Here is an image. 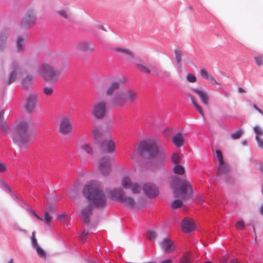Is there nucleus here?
Here are the masks:
<instances>
[{
  "mask_svg": "<svg viewBox=\"0 0 263 263\" xmlns=\"http://www.w3.org/2000/svg\"><path fill=\"white\" fill-rule=\"evenodd\" d=\"M4 113V109H2L0 112V123L5 122Z\"/></svg>",
  "mask_w": 263,
  "mask_h": 263,
  "instance_id": "nucleus-62",
  "label": "nucleus"
},
{
  "mask_svg": "<svg viewBox=\"0 0 263 263\" xmlns=\"http://www.w3.org/2000/svg\"><path fill=\"white\" fill-rule=\"evenodd\" d=\"M55 210V207L53 204L48 203L46 208V211L44 213V218H43L45 222L48 224H49L52 219V217L50 215V214H52Z\"/></svg>",
  "mask_w": 263,
  "mask_h": 263,
  "instance_id": "nucleus-18",
  "label": "nucleus"
},
{
  "mask_svg": "<svg viewBox=\"0 0 263 263\" xmlns=\"http://www.w3.org/2000/svg\"><path fill=\"white\" fill-rule=\"evenodd\" d=\"M23 41L24 39L20 36L18 37L16 41V46L17 48V50L20 51L23 49Z\"/></svg>",
  "mask_w": 263,
  "mask_h": 263,
  "instance_id": "nucleus-41",
  "label": "nucleus"
},
{
  "mask_svg": "<svg viewBox=\"0 0 263 263\" xmlns=\"http://www.w3.org/2000/svg\"><path fill=\"white\" fill-rule=\"evenodd\" d=\"M229 165H219L217 169V175L218 177H223L226 180H227V178L229 176Z\"/></svg>",
  "mask_w": 263,
  "mask_h": 263,
  "instance_id": "nucleus-22",
  "label": "nucleus"
},
{
  "mask_svg": "<svg viewBox=\"0 0 263 263\" xmlns=\"http://www.w3.org/2000/svg\"><path fill=\"white\" fill-rule=\"evenodd\" d=\"M136 67L139 70H140L141 71H142L144 73H148V74L151 73V70H150L149 68L145 66L144 65H143L141 64L136 63Z\"/></svg>",
  "mask_w": 263,
  "mask_h": 263,
  "instance_id": "nucleus-34",
  "label": "nucleus"
},
{
  "mask_svg": "<svg viewBox=\"0 0 263 263\" xmlns=\"http://www.w3.org/2000/svg\"><path fill=\"white\" fill-rule=\"evenodd\" d=\"M9 34V30L7 28H4L0 31V51H4L6 49Z\"/></svg>",
  "mask_w": 263,
  "mask_h": 263,
  "instance_id": "nucleus-12",
  "label": "nucleus"
},
{
  "mask_svg": "<svg viewBox=\"0 0 263 263\" xmlns=\"http://www.w3.org/2000/svg\"><path fill=\"white\" fill-rule=\"evenodd\" d=\"M10 130V127L5 122L0 123V133L1 134H7Z\"/></svg>",
  "mask_w": 263,
  "mask_h": 263,
  "instance_id": "nucleus-35",
  "label": "nucleus"
},
{
  "mask_svg": "<svg viewBox=\"0 0 263 263\" xmlns=\"http://www.w3.org/2000/svg\"><path fill=\"white\" fill-rule=\"evenodd\" d=\"M120 83L118 81L112 82L108 87L106 91V95L107 96H112L114 92L120 88Z\"/></svg>",
  "mask_w": 263,
  "mask_h": 263,
  "instance_id": "nucleus-24",
  "label": "nucleus"
},
{
  "mask_svg": "<svg viewBox=\"0 0 263 263\" xmlns=\"http://www.w3.org/2000/svg\"><path fill=\"white\" fill-rule=\"evenodd\" d=\"M81 148L89 155L93 154V150L88 144H84L80 146Z\"/></svg>",
  "mask_w": 263,
  "mask_h": 263,
  "instance_id": "nucleus-36",
  "label": "nucleus"
},
{
  "mask_svg": "<svg viewBox=\"0 0 263 263\" xmlns=\"http://www.w3.org/2000/svg\"><path fill=\"white\" fill-rule=\"evenodd\" d=\"M0 187L2 188L6 192L10 193L14 200L16 201L20 204H25V202L22 200L19 199L18 197L13 192H12L10 187L7 184H6L4 180L1 178H0Z\"/></svg>",
  "mask_w": 263,
  "mask_h": 263,
  "instance_id": "nucleus-15",
  "label": "nucleus"
},
{
  "mask_svg": "<svg viewBox=\"0 0 263 263\" xmlns=\"http://www.w3.org/2000/svg\"><path fill=\"white\" fill-rule=\"evenodd\" d=\"M34 78L32 76L27 75L22 79V87L24 89H28L31 87L34 83Z\"/></svg>",
  "mask_w": 263,
  "mask_h": 263,
  "instance_id": "nucleus-25",
  "label": "nucleus"
},
{
  "mask_svg": "<svg viewBox=\"0 0 263 263\" xmlns=\"http://www.w3.org/2000/svg\"><path fill=\"white\" fill-rule=\"evenodd\" d=\"M184 157L182 154L173 153L171 156V160L174 164H179Z\"/></svg>",
  "mask_w": 263,
  "mask_h": 263,
  "instance_id": "nucleus-28",
  "label": "nucleus"
},
{
  "mask_svg": "<svg viewBox=\"0 0 263 263\" xmlns=\"http://www.w3.org/2000/svg\"><path fill=\"white\" fill-rule=\"evenodd\" d=\"M255 109V110H256L257 111H258L260 114L261 116H263V111L261 109L258 108L256 105L254 104L252 106V108H250V113L251 114H253V110Z\"/></svg>",
  "mask_w": 263,
  "mask_h": 263,
  "instance_id": "nucleus-54",
  "label": "nucleus"
},
{
  "mask_svg": "<svg viewBox=\"0 0 263 263\" xmlns=\"http://www.w3.org/2000/svg\"><path fill=\"white\" fill-rule=\"evenodd\" d=\"M172 142L177 147H180L183 145L184 138L181 132L177 133L172 137Z\"/></svg>",
  "mask_w": 263,
  "mask_h": 263,
  "instance_id": "nucleus-23",
  "label": "nucleus"
},
{
  "mask_svg": "<svg viewBox=\"0 0 263 263\" xmlns=\"http://www.w3.org/2000/svg\"><path fill=\"white\" fill-rule=\"evenodd\" d=\"M124 94L122 92L116 94L112 99V104L115 107H121L125 104Z\"/></svg>",
  "mask_w": 263,
  "mask_h": 263,
  "instance_id": "nucleus-16",
  "label": "nucleus"
},
{
  "mask_svg": "<svg viewBox=\"0 0 263 263\" xmlns=\"http://www.w3.org/2000/svg\"><path fill=\"white\" fill-rule=\"evenodd\" d=\"M95 49L93 46H90L87 42H83L72 46L70 49L71 54L78 55L79 51L92 52Z\"/></svg>",
  "mask_w": 263,
  "mask_h": 263,
  "instance_id": "nucleus-9",
  "label": "nucleus"
},
{
  "mask_svg": "<svg viewBox=\"0 0 263 263\" xmlns=\"http://www.w3.org/2000/svg\"><path fill=\"white\" fill-rule=\"evenodd\" d=\"M130 189L134 194H138L141 191V186L138 183H133Z\"/></svg>",
  "mask_w": 263,
  "mask_h": 263,
  "instance_id": "nucleus-47",
  "label": "nucleus"
},
{
  "mask_svg": "<svg viewBox=\"0 0 263 263\" xmlns=\"http://www.w3.org/2000/svg\"><path fill=\"white\" fill-rule=\"evenodd\" d=\"M12 137L15 144L20 146H26L31 139L28 122L25 120L16 121L13 126Z\"/></svg>",
  "mask_w": 263,
  "mask_h": 263,
  "instance_id": "nucleus-3",
  "label": "nucleus"
},
{
  "mask_svg": "<svg viewBox=\"0 0 263 263\" xmlns=\"http://www.w3.org/2000/svg\"><path fill=\"white\" fill-rule=\"evenodd\" d=\"M181 227L185 233H190L195 229V224L192 219L185 218L181 222Z\"/></svg>",
  "mask_w": 263,
  "mask_h": 263,
  "instance_id": "nucleus-17",
  "label": "nucleus"
},
{
  "mask_svg": "<svg viewBox=\"0 0 263 263\" xmlns=\"http://www.w3.org/2000/svg\"><path fill=\"white\" fill-rule=\"evenodd\" d=\"M92 134L95 141L97 143H99L102 136V133L100 127L98 126H94L92 130Z\"/></svg>",
  "mask_w": 263,
  "mask_h": 263,
  "instance_id": "nucleus-26",
  "label": "nucleus"
},
{
  "mask_svg": "<svg viewBox=\"0 0 263 263\" xmlns=\"http://www.w3.org/2000/svg\"><path fill=\"white\" fill-rule=\"evenodd\" d=\"M115 50L117 52H121L128 55L129 56V58H127V61L129 62H130L132 61L130 59H135L134 53L128 49H123L121 48H116L115 49Z\"/></svg>",
  "mask_w": 263,
  "mask_h": 263,
  "instance_id": "nucleus-29",
  "label": "nucleus"
},
{
  "mask_svg": "<svg viewBox=\"0 0 263 263\" xmlns=\"http://www.w3.org/2000/svg\"><path fill=\"white\" fill-rule=\"evenodd\" d=\"M57 13L62 17L69 20V17L71 15V13L67 8L60 10L57 11Z\"/></svg>",
  "mask_w": 263,
  "mask_h": 263,
  "instance_id": "nucleus-31",
  "label": "nucleus"
},
{
  "mask_svg": "<svg viewBox=\"0 0 263 263\" xmlns=\"http://www.w3.org/2000/svg\"><path fill=\"white\" fill-rule=\"evenodd\" d=\"M72 125L69 118L63 117L60 120L59 132L63 135H67L71 132Z\"/></svg>",
  "mask_w": 263,
  "mask_h": 263,
  "instance_id": "nucleus-11",
  "label": "nucleus"
},
{
  "mask_svg": "<svg viewBox=\"0 0 263 263\" xmlns=\"http://www.w3.org/2000/svg\"><path fill=\"white\" fill-rule=\"evenodd\" d=\"M99 170L103 175H107L111 171L110 165H99Z\"/></svg>",
  "mask_w": 263,
  "mask_h": 263,
  "instance_id": "nucleus-33",
  "label": "nucleus"
},
{
  "mask_svg": "<svg viewBox=\"0 0 263 263\" xmlns=\"http://www.w3.org/2000/svg\"><path fill=\"white\" fill-rule=\"evenodd\" d=\"M254 132L255 133V136H261L263 134L262 130L258 126H255L254 127Z\"/></svg>",
  "mask_w": 263,
  "mask_h": 263,
  "instance_id": "nucleus-53",
  "label": "nucleus"
},
{
  "mask_svg": "<svg viewBox=\"0 0 263 263\" xmlns=\"http://www.w3.org/2000/svg\"><path fill=\"white\" fill-rule=\"evenodd\" d=\"M17 78V72H15L14 71H11L10 73L9 78L8 81L7 82V84L9 85L14 82Z\"/></svg>",
  "mask_w": 263,
  "mask_h": 263,
  "instance_id": "nucleus-39",
  "label": "nucleus"
},
{
  "mask_svg": "<svg viewBox=\"0 0 263 263\" xmlns=\"http://www.w3.org/2000/svg\"><path fill=\"white\" fill-rule=\"evenodd\" d=\"M88 234V232H86L85 231H84L81 235V240L84 242L86 240V237Z\"/></svg>",
  "mask_w": 263,
  "mask_h": 263,
  "instance_id": "nucleus-58",
  "label": "nucleus"
},
{
  "mask_svg": "<svg viewBox=\"0 0 263 263\" xmlns=\"http://www.w3.org/2000/svg\"><path fill=\"white\" fill-rule=\"evenodd\" d=\"M115 163L114 158L111 156H105L99 161V164H112Z\"/></svg>",
  "mask_w": 263,
  "mask_h": 263,
  "instance_id": "nucleus-27",
  "label": "nucleus"
},
{
  "mask_svg": "<svg viewBox=\"0 0 263 263\" xmlns=\"http://www.w3.org/2000/svg\"><path fill=\"white\" fill-rule=\"evenodd\" d=\"M200 74L203 78L206 80H208L209 77L211 76V74H209L207 71L203 69L200 70Z\"/></svg>",
  "mask_w": 263,
  "mask_h": 263,
  "instance_id": "nucleus-52",
  "label": "nucleus"
},
{
  "mask_svg": "<svg viewBox=\"0 0 263 263\" xmlns=\"http://www.w3.org/2000/svg\"><path fill=\"white\" fill-rule=\"evenodd\" d=\"M106 113V105L104 101L95 103L92 108V115L97 119L104 118Z\"/></svg>",
  "mask_w": 263,
  "mask_h": 263,
  "instance_id": "nucleus-8",
  "label": "nucleus"
},
{
  "mask_svg": "<svg viewBox=\"0 0 263 263\" xmlns=\"http://www.w3.org/2000/svg\"><path fill=\"white\" fill-rule=\"evenodd\" d=\"M255 139L257 142L258 146L263 149V140L259 136H255Z\"/></svg>",
  "mask_w": 263,
  "mask_h": 263,
  "instance_id": "nucleus-55",
  "label": "nucleus"
},
{
  "mask_svg": "<svg viewBox=\"0 0 263 263\" xmlns=\"http://www.w3.org/2000/svg\"><path fill=\"white\" fill-rule=\"evenodd\" d=\"M182 202L179 200L176 199L174 200L172 203V208L173 209H177L182 206Z\"/></svg>",
  "mask_w": 263,
  "mask_h": 263,
  "instance_id": "nucleus-46",
  "label": "nucleus"
},
{
  "mask_svg": "<svg viewBox=\"0 0 263 263\" xmlns=\"http://www.w3.org/2000/svg\"><path fill=\"white\" fill-rule=\"evenodd\" d=\"M143 190L146 196L149 198H155L159 194L158 187L153 183H145L143 185Z\"/></svg>",
  "mask_w": 263,
  "mask_h": 263,
  "instance_id": "nucleus-10",
  "label": "nucleus"
},
{
  "mask_svg": "<svg viewBox=\"0 0 263 263\" xmlns=\"http://www.w3.org/2000/svg\"><path fill=\"white\" fill-rule=\"evenodd\" d=\"M122 184L125 189H129L133 186V183L129 178L125 177L122 179Z\"/></svg>",
  "mask_w": 263,
  "mask_h": 263,
  "instance_id": "nucleus-30",
  "label": "nucleus"
},
{
  "mask_svg": "<svg viewBox=\"0 0 263 263\" xmlns=\"http://www.w3.org/2000/svg\"><path fill=\"white\" fill-rule=\"evenodd\" d=\"M36 104V97L34 95H30L26 99V103L25 105L26 111L31 112L35 108Z\"/></svg>",
  "mask_w": 263,
  "mask_h": 263,
  "instance_id": "nucleus-14",
  "label": "nucleus"
},
{
  "mask_svg": "<svg viewBox=\"0 0 263 263\" xmlns=\"http://www.w3.org/2000/svg\"><path fill=\"white\" fill-rule=\"evenodd\" d=\"M173 171L176 174L182 175L184 173L185 171L182 165H175Z\"/></svg>",
  "mask_w": 263,
  "mask_h": 263,
  "instance_id": "nucleus-38",
  "label": "nucleus"
},
{
  "mask_svg": "<svg viewBox=\"0 0 263 263\" xmlns=\"http://www.w3.org/2000/svg\"><path fill=\"white\" fill-rule=\"evenodd\" d=\"M44 93L46 96H50L52 94L53 90L51 87H45L43 88Z\"/></svg>",
  "mask_w": 263,
  "mask_h": 263,
  "instance_id": "nucleus-50",
  "label": "nucleus"
},
{
  "mask_svg": "<svg viewBox=\"0 0 263 263\" xmlns=\"http://www.w3.org/2000/svg\"><path fill=\"white\" fill-rule=\"evenodd\" d=\"M161 245L162 249L167 253L172 252L175 249L174 243L171 239L167 238L163 239Z\"/></svg>",
  "mask_w": 263,
  "mask_h": 263,
  "instance_id": "nucleus-19",
  "label": "nucleus"
},
{
  "mask_svg": "<svg viewBox=\"0 0 263 263\" xmlns=\"http://www.w3.org/2000/svg\"><path fill=\"white\" fill-rule=\"evenodd\" d=\"M36 22V13L34 10L29 9L23 17L21 23V27L27 29L34 25Z\"/></svg>",
  "mask_w": 263,
  "mask_h": 263,
  "instance_id": "nucleus-7",
  "label": "nucleus"
},
{
  "mask_svg": "<svg viewBox=\"0 0 263 263\" xmlns=\"http://www.w3.org/2000/svg\"><path fill=\"white\" fill-rule=\"evenodd\" d=\"M11 68L12 69V71H14L15 72H17V70L18 69V64L17 62L14 61L12 62L11 64Z\"/></svg>",
  "mask_w": 263,
  "mask_h": 263,
  "instance_id": "nucleus-56",
  "label": "nucleus"
},
{
  "mask_svg": "<svg viewBox=\"0 0 263 263\" xmlns=\"http://www.w3.org/2000/svg\"><path fill=\"white\" fill-rule=\"evenodd\" d=\"M110 195L112 200L122 202L127 208H132L135 205L134 199L127 197L121 187L111 190L110 192Z\"/></svg>",
  "mask_w": 263,
  "mask_h": 263,
  "instance_id": "nucleus-6",
  "label": "nucleus"
},
{
  "mask_svg": "<svg viewBox=\"0 0 263 263\" xmlns=\"http://www.w3.org/2000/svg\"><path fill=\"white\" fill-rule=\"evenodd\" d=\"M137 153L142 159L162 162L166 158V151L153 140H143L137 148Z\"/></svg>",
  "mask_w": 263,
  "mask_h": 263,
  "instance_id": "nucleus-2",
  "label": "nucleus"
},
{
  "mask_svg": "<svg viewBox=\"0 0 263 263\" xmlns=\"http://www.w3.org/2000/svg\"><path fill=\"white\" fill-rule=\"evenodd\" d=\"M148 67L151 70V73L158 76H161V70L159 69L155 65L151 64L148 65Z\"/></svg>",
  "mask_w": 263,
  "mask_h": 263,
  "instance_id": "nucleus-32",
  "label": "nucleus"
},
{
  "mask_svg": "<svg viewBox=\"0 0 263 263\" xmlns=\"http://www.w3.org/2000/svg\"><path fill=\"white\" fill-rule=\"evenodd\" d=\"M216 154L218 161V164H224L222 152L220 150H216Z\"/></svg>",
  "mask_w": 263,
  "mask_h": 263,
  "instance_id": "nucleus-45",
  "label": "nucleus"
},
{
  "mask_svg": "<svg viewBox=\"0 0 263 263\" xmlns=\"http://www.w3.org/2000/svg\"><path fill=\"white\" fill-rule=\"evenodd\" d=\"M161 76L162 77V76H164L166 77H170L171 76V73L169 72V71H163V70H161Z\"/></svg>",
  "mask_w": 263,
  "mask_h": 263,
  "instance_id": "nucleus-64",
  "label": "nucleus"
},
{
  "mask_svg": "<svg viewBox=\"0 0 263 263\" xmlns=\"http://www.w3.org/2000/svg\"><path fill=\"white\" fill-rule=\"evenodd\" d=\"M256 63L258 65L263 64V57L255 58Z\"/></svg>",
  "mask_w": 263,
  "mask_h": 263,
  "instance_id": "nucleus-63",
  "label": "nucleus"
},
{
  "mask_svg": "<svg viewBox=\"0 0 263 263\" xmlns=\"http://www.w3.org/2000/svg\"><path fill=\"white\" fill-rule=\"evenodd\" d=\"M235 226H236V228L238 229H243L245 228L244 223L241 220H240V221H238L236 223Z\"/></svg>",
  "mask_w": 263,
  "mask_h": 263,
  "instance_id": "nucleus-57",
  "label": "nucleus"
},
{
  "mask_svg": "<svg viewBox=\"0 0 263 263\" xmlns=\"http://www.w3.org/2000/svg\"><path fill=\"white\" fill-rule=\"evenodd\" d=\"M192 91L196 93L200 98L201 101L205 105L209 103V97L206 91L198 89V88H193Z\"/></svg>",
  "mask_w": 263,
  "mask_h": 263,
  "instance_id": "nucleus-21",
  "label": "nucleus"
},
{
  "mask_svg": "<svg viewBox=\"0 0 263 263\" xmlns=\"http://www.w3.org/2000/svg\"><path fill=\"white\" fill-rule=\"evenodd\" d=\"M186 80L190 83H194L196 81L197 79L195 75L192 73H189L187 74Z\"/></svg>",
  "mask_w": 263,
  "mask_h": 263,
  "instance_id": "nucleus-48",
  "label": "nucleus"
},
{
  "mask_svg": "<svg viewBox=\"0 0 263 263\" xmlns=\"http://www.w3.org/2000/svg\"><path fill=\"white\" fill-rule=\"evenodd\" d=\"M83 194L90 204L83 208L81 214L83 222L88 224L90 221L89 216L92 214V205L98 208L104 207L106 204L107 197L100 186L95 182L85 185Z\"/></svg>",
  "mask_w": 263,
  "mask_h": 263,
  "instance_id": "nucleus-1",
  "label": "nucleus"
},
{
  "mask_svg": "<svg viewBox=\"0 0 263 263\" xmlns=\"http://www.w3.org/2000/svg\"><path fill=\"white\" fill-rule=\"evenodd\" d=\"M147 237L151 240H154L157 237L156 233L154 231L149 229L147 232Z\"/></svg>",
  "mask_w": 263,
  "mask_h": 263,
  "instance_id": "nucleus-42",
  "label": "nucleus"
},
{
  "mask_svg": "<svg viewBox=\"0 0 263 263\" xmlns=\"http://www.w3.org/2000/svg\"><path fill=\"white\" fill-rule=\"evenodd\" d=\"M36 251L38 255L43 259H45L46 257V254L44 250L42 249L40 246H38L34 248Z\"/></svg>",
  "mask_w": 263,
  "mask_h": 263,
  "instance_id": "nucleus-40",
  "label": "nucleus"
},
{
  "mask_svg": "<svg viewBox=\"0 0 263 263\" xmlns=\"http://www.w3.org/2000/svg\"><path fill=\"white\" fill-rule=\"evenodd\" d=\"M31 240H32V247L34 248V249L38 246H39L37 244V239H36L35 237V232H33L32 233V237H31Z\"/></svg>",
  "mask_w": 263,
  "mask_h": 263,
  "instance_id": "nucleus-51",
  "label": "nucleus"
},
{
  "mask_svg": "<svg viewBox=\"0 0 263 263\" xmlns=\"http://www.w3.org/2000/svg\"><path fill=\"white\" fill-rule=\"evenodd\" d=\"M179 263H192L189 257V254L186 253L180 258Z\"/></svg>",
  "mask_w": 263,
  "mask_h": 263,
  "instance_id": "nucleus-44",
  "label": "nucleus"
},
{
  "mask_svg": "<svg viewBox=\"0 0 263 263\" xmlns=\"http://www.w3.org/2000/svg\"><path fill=\"white\" fill-rule=\"evenodd\" d=\"M13 227H14V228L16 230H18L19 231L21 232H23V233H26V231L22 229L20 226L19 225L16 223H15L13 224Z\"/></svg>",
  "mask_w": 263,
  "mask_h": 263,
  "instance_id": "nucleus-60",
  "label": "nucleus"
},
{
  "mask_svg": "<svg viewBox=\"0 0 263 263\" xmlns=\"http://www.w3.org/2000/svg\"><path fill=\"white\" fill-rule=\"evenodd\" d=\"M39 73L48 82L55 83L59 78V72L54 71L49 65L43 64L40 66Z\"/></svg>",
  "mask_w": 263,
  "mask_h": 263,
  "instance_id": "nucleus-5",
  "label": "nucleus"
},
{
  "mask_svg": "<svg viewBox=\"0 0 263 263\" xmlns=\"http://www.w3.org/2000/svg\"><path fill=\"white\" fill-rule=\"evenodd\" d=\"M125 102L126 101L129 102H133L137 99L138 96L137 92L133 89H129L123 92Z\"/></svg>",
  "mask_w": 263,
  "mask_h": 263,
  "instance_id": "nucleus-20",
  "label": "nucleus"
},
{
  "mask_svg": "<svg viewBox=\"0 0 263 263\" xmlns=\"http://www.w3.org/2000/svg\"><path fill=\"white\" fill-rule=\"evenodd\" d=\"M208 80H209L213 85L219 84V83L216 81L214 77L212 75L209 77Z\"/></svg>",
  "mask_w": 263,
  "mask_h": 263,
  "instance_id": "nucleus-61",
  "label": "nucleus"
},
{
  "mask_svg": "<svg viewBox=\"0 0 263 263\" xmlns=\"http://www.w3.org/2000/svg\"><path fill=\"white\" fill-rule=\"evenodd\" d=\"M175 54V59L177 64H179L181 61L182 51L178 48H176L174 50Z\"/></svg>",
  "mask_w": 263,
  "mask_h": 263,
  "instance_id": "nucleus-37",
  "label": "nucleus"
},
{
  "mask_svg": "<svg viewBox=\"0 0 263 263\" xmlns=\"http://www.w3.org/2000/svg\"><path fill=\"white\" fill-rule=\"evenodd\" d=\"M28 211H29V212H30V213H31L32 215H33L37 219H39V220H43V219L42 218H41V217H40L35 212L32 210V209H29L28 210Z\"/></svg>",
  "mask_w": 263,
  "mask_h": 263,
  "instance_id": "nucleus-59",
  "label": "nucleus"
},
{
  "mask_svg": "<svg viewBox=\"0 0 263 263\" xmlns=\"http://www.w3.org/2000/svg\"><path fill=\"white\" fill-rule=\"evenodd\" d=\"M242 133V131L241 130H238L236 132L231 134V137L233 139H239Z\"/></svg>",
  "mask_w": 263,
  "mask_h": 263,
  "instance_id": "nucleus-49",
  "label": "nucleus"
},
{
  "mask_svg": "<svg viewBox=\"0 0 263 263\" xmlns=\"http://www.w3.org/2000/svg\"><path fill=\"white\" fill-rule=\"evenodd\" d=\"M191 100H192V103L193 104V105H194V106L196 108V109L198 111L199 113L203 117L204 116V114H203V110H202V107L199 105L194 100V99L192 98L191 99Z\"/></svg>",
  "mask_w": 263,
  "mask_h": 263,
  "instance_id": "nucleus-43",
  "label": "nucleus"
},
{
  "mask_svg": "<svg viewBox=\"0 0 263 263\" xmlns=\"http://www.w3.org/2000/svg\"><path fill=\"white\" fill-rule=\"evenodd\" d=\"M172 184L176 198L185 200L192 196V186L187 180L175 176L173 178Z\"/></svg>",
  "mask_w": 263,
  "mask_h": 263,
  "instance_id": "nucleus-4",
  "label": "nucleus"
},
{
  "mask_svg": "<svg viewBox=\"0 0 263 263\" xmlns=\"http://www.w3.org/2000/svg\"><path fill=\"white\" fill-rule=\"evenodd\" d=\"M101 148L108 153H112L116 149L115 142L112 140H104L100 143Z\"/></svg>",
  "mask_w": 263,
  "mask_h": 263,
  "instance_id": "nucleus-13",
  "label": "nucleus"
}]
</instances>
